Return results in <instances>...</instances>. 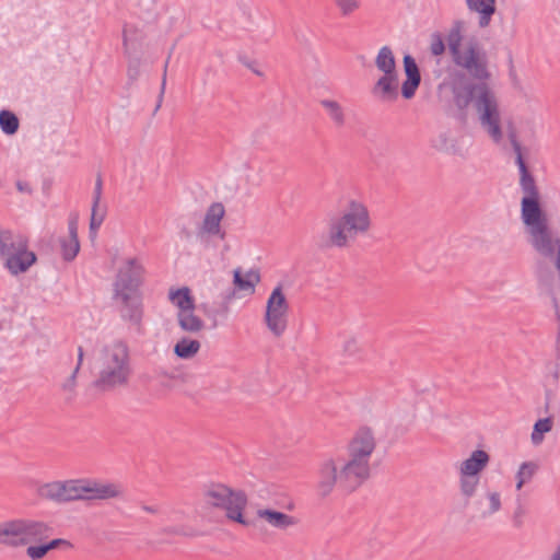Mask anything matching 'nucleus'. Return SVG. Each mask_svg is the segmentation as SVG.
<instances>
[{
    "label": "nucleus",
    "instance_id": "nucleus-23",
    "mask_svg": "<svg viewBox=\"0 0 560 560\" xmlns=\"http://www.w3.org/2000/svg\"><path fill=\"white\" fill-rule=\"evenodd\" d=\"M168 299L178 307V312L194 311L196 307L195 300L188 287L170 290Z\"/></svg>",
    "mask_w": 560,
    "mask_h": 560
},
{
    "label": "nucleus",
    "instance_id": "nucleus-24",
    "mask_svg": "<svg viewBox=\"0 0 560 560\" xmlns=\"http://www.w3.org/2000/svg\"><path fill=\"white\" fill-rule=\"evenodd\" d=\"M319 104L325 108L327 116L337 129L346 125L347 116L340 103L334 100H322Z\"/></svg>",
    "mask_w": 560,
    "mask_h": 560
},
{
    "label": "nucleus",
    "instance_id": "nucleus-21",
    "mask_svg": "<svg viewBox=\"0 0 560 560\" xmlns=\"http://www.w3.org/2000/svg\"><path fill=\"white\" fill-rule=\"evenodd\" d=\"M469 10L479 13V26L487 27L495 12V0H466Z\"/></svg>",
    "mask_w": 560,
    "mask_h": 560
},
{
    "label": "nucleus",
    "instance_id": "nucleus-28",
    "mask_svg": "<svg viewBox=\"0 0 560 560\" xmlns=\"http://www.w3.org/2000/svg\"><path fill=\"white\" fill-rule=\"evenodd\" d=\"M84 359V351L83 348L80 346L78 347V362L72 371V373L67 377V380L61 384V389L67 394L66 400L72 401V399L75 396V387H77V376L78 373L82 366Z\"/></svg>",
    "mask_w": 560,
    "mask_h": 560
},
{
    "label": "nucleus",
    "instance_id": "nucleus-60",
    "mask_svg": "<svg viewBox=\"0 0 560 560\" xmlns=\"http://www.w3.org/2000/svg\"><path fill=\"white\" fill-rule=\"evenodd\" d=\"M2 326H3V323H2V322H0V330L2 329Z\"/></svg>",
    "mask_w": 560,
    "mask_h": 560
},
{
    "label": "nucleus",
    "instance_id": "nucleus-51",
    "mask_svg": "<svg viewBox=\"0 0 560 560\" xmlns=\"http://www.w3.org/2000/svg\"><path fill=\"white\" fill-rule=\"evenodd\" d=\"M523 509L520 506L514 513V524L516 527L522 526Z\"/></svg>",
    "mask_w": 560,
    "mask_h": 560
},
{
    "label": "nucleus",
    "instance_id": "nucleus-31",
    "mask_svg": "<svg viewBox=\"0 0 560 560\" xmlns=\"http://www.w3.org/2000/svg\"><path fill=\"white\" fill-rule=\"evenodd\" d=\"M106 215V208L102 206L92 205L91 220H90V236L93 238L96 236L97 230L102 225Z\"/></svg>",
    "mask_w": 560,
    "mask_h": 560
},
{
    "label": "nucleus",
    "instance_id": "nucleus-56",
    "mask_svg": "<svg viewBox=\"0 0 560 560\" xmlns=\"http://www.w3.org/2000/svg\"><path fill=\"white\" fill-rule=\"evenodd\" d=\"M550 560H560V545L557 547L556 551L551 556Z\"/></svg>",
    "mask_w": 560,
    "mask_h": 560
},
{
    "label": "nucleus",
    "instance_id": "nucleus-59",
    "mask_svg": "<svg viewBox=\"0 0 560 560\" xmlns=\"http://www.w3.org/2000/svg\"><path fill=\"white\" fill-rule=\"evenodd\" d=\"M550 407V401H545V411L548 412Z\"/></svg>",
    "mask_w": 560,
    "mask_h": 560
},
{
    "label": "nucleus",
    "instance_id": "nucleus-4",
    "mask_svg": "<svg viewBox=\"0 0 560 560\" xmlns=\"http://www.w3.org/2000/svg\"><path fill=\"white\" fill-rule=\"evenodd\" d=\"M370 226L371 220L368 208L360 201L350 200L339 218L329 220L327 238L319 243V247H346L349 237L366 233Z\"/></svg>",
    "mask_w": 560,
    "mask_h": 560
},
{
    "label": "nucleus",
    "instance_id": "nucleus-54",
    "mask_svg": "<svg viewBox=\"0 0 560 560\" xmlns=\"http://www.w3.org/2000/svg\"><path fill=\"white\" fill-rule=\"evenodd\" d=\"M141 509L148 513H152V514L158 513V509L152 505H142Z\"/></svg>",
    "mask_w": 560,
    "mask_h": 560
},
{
    "label": "nucleus",
    "instance_id": "nucleus-48",
    "mask_svg": "<svg viewBox=\"0 0 560 560\" xmlns=\"http://www.w3.org/2000/svg\"><path fill=\"white\" fill-rule=\"evenodd\" d=\"M161 533L165 535H187L183 528L176 526L164 527L161 529Z\"/></svg>",
    "mask_w": 560,
    "mask_h": 560
},
{
    "label": "nucleus",
    "instance_id": "nucleus-34",
    "mask_svg": "<svg viewBox=\"0 0 560 560\" xmlns=\"http://www.w3.org/2000/svg\"><path fill=\"white\" fill-rule=\"evenodd\" d=\"M478 482H479V477L478 476L460 475V490H462V493L465 497H467V498L472 497L475 491H476Z\"/></svg>",
    "mask_w": 560,
    "mask_h": 560
},
{
    "label": "nucleus",
    "instance_id": "nucleus-27",
    "mask_svg": "<svg viewBox=\"0 0 560 560\" xmlns=\"http://www.w3.org/2000/svg\"><path fill=\"white\" fill-rule=\"evenodd\" d=\"M178 326L182 330L190 334H196L203 329V320L194 314V311H185L177 313Z\"/></svg>",
    "mask_w": 560,
    "mask_h": 560
},
{
    "label": "nucleus",
    "instance_id": "nucleus-57",
    "mask_svg": "<svg viewBox=\"0 0 560 560\" xmlns=\"http://www.w3.org/2000/svg\"><path fill=\"white\" fill-rule=\"evenodd\" d=\"M234 295H235L234 290H232V291L228 292V293L224 295V298H223V299H224V302H229V301H231V300L234 298Z\"/></svg>",
    "mask_w": 560,
    "mask_h": 560
},
{
    "label": "nucleus",
    "instance_id": "nucleus-15",
    "mask_svg": "<svg viewBox=\"0 0 560 560\" xmlns=\"http://www.w3.org/2000/svg\"><path fill=\"white\" fill-rule=\"evenodd\" d=\"M489 460L490 456L486 451L476 450L460 464V475L478 476L486 468Z\"/></svg>",
    "mask_w": 560,
    "mask_h": 560
},
{
    "label": "nucleus",
    "instance_id": "nucleus-18",
    "mask_svg": "<svg viewBox=\"0 0 560 560\" xmlns=\"http://www.w3.org/2000/svg\"><path fill=\"white\" fill-rule=\"evenodd\" d=\"M256 514L277 529H287L296 524V520L293 516L272 509H258Z\"/></svg>",
    "mask_w": 560,
    "mask_h": 560
},
{
    "label": "nucleus",
    "instance_id": "nucleus-29",
    "mask_svg": "<svg viewBox=\"0 0 560 560\" xmlns=\"http://www.w3.org/2000/svg\"><path fill=\"white\" fill-rule=\"evenodd\" d=\"M20 127V120L18 116L9 110V109H1L0 110V129L3 133L8 136L15 135Z\"/></svg>",
    "mask_w": 560,
    "mask_h": 560
},
{
    "label": "nucleus",
    "instance_id": "nucleus-32",
    "mask_svg": "<svg viewBox=\"0 0 560 560\" xmlns=\"http://www.w3.org/2000/svg\"><path fill=\"white\" fill-rule=\"evenodd\" d=\"M59 243L63 260L72 261L80 252V242L68 241L66 237H60Z\"/></svg>",
    "mask_w": 560,
    "mask_h": 560
},
{
    "label": "nucleus",
    "instance_id": "nucleus-36",
    "mask_svg": "<svg viewBox=\"0 0 560 560\" xmlns=\"http://www.w3.org/2000/svg\"><path fill=\"white\" fill-rule=\"evenodd\" d=\"M430 51L433 56H440L445 51L444 39L438 32L431 34Z\"/></svg>",
    "mask_w": 560,
    "mask_h": 560
},
{
    "label": "nucleus",
    "instance_id": "nucleus-2",
    "mask_svg": "<svg viewBox=\"0 0 560 560\" xmlns=\"http://www.w3.org/2000/svg\"><path fill=\"white\" fill-rule=\"evenodd\" d=\"M97 376L92 386L102 393H112L128 386L132 366L128 345L115 340L105 345L96 358Z\"/></svg>",
    "mask_w": 560,
    "mask_h": 560
},
{
    "label": "nucleus",
    "instance_id": "nucleus-35",
    "mask_svg": "<svg viewBox=\"0 0 560 560\" xmlns=\"http://www.w3.org/2000/svg\"><path fill=\"white\" fill-rule=\"evenodd\" d=\"M421 83V79H406L401 85V95L406 100H410L415 96Z\"/></svg>",
    "mask_w": 560,
    "mask_h": 560
},
{
    "label": "nucleus",
    "instance_id": "nucleus-14",
    "mask_svg": "<svg viewBox=\"0 0 560 560\" xmlns=\"http://www.w3.org/2000/svg\"><path fill=\"white\" fill-rule=\"evenodd\" d=\"M338 468L332 459L325 460L318 470L317 493L326 498L331 493L336 485L339 486Z\"/></svg>",
    "mask_w": 560,
    "mask_h": 560
},
{
    "label": "nucleus",
    "instance_id": "nucleus-5",
    "mask_svg": "<svg viewBox=\"0 0 560 560\" xmlns=\"http://www.w3.org/2000/svg\"><path fill=\"white\" fill-rule=\"evenodd\" d=\"M52 533L45 522L30 518H16L0 523V545L19 548L30 542H42Z\"/></svg>",
    "mask_w": 560,
    "mask_h": 560
},
{
    "label": "nucleus",
    "instance_id": "nucleus-47",
    "mask_svg": "<svg viewBox=\"0 0 560 560\" xmlns=\"http://www.w3.org/2000/svg\"><path fill=\"white\" fill-rule=\"evenodd\" d=\"M166 70H167V61L165 62V66H164V73H163L161 90H160L158 103H156L153 114H155L159 110V108L161 107L162 101H163V95H164L165 85H166Z\"/></svg>",
    "mask_w": 560,
    "mask_h": 560
},
{
    "label": "nucleus",
    "instance_id": "nucleus-40",
    "mask_svg": "<svg viewBox=\"0 0 560 560\" xmlns=\"http://www.w3.org/2000/svg\"><path fill=\"white\" fill-rule=\"evenodd\" d=\"M533 429L542 434L550 432L552 429V418L546 417V418L538 419L535 422Z\"/></svg>",
    "mask_w": 560,
    "mask_h": 560
},
{
    "label": "nucleus",
    "instance_id": "nucleus-10",
    "mask_svg": "<svg viewBox=\"0 0 560 560\" xmlns=\"http://www.w3.org/2000/svg\"><path fill=\"white\" fill-rule=\"evenodd\" d=\"M370 477V463L350 457L339 471V488L352 492Z\"/></svg>",
    "mask_w": 560,
    "mask_h": 560
},
{
    "label": "nucleus",
    "instance_id": "nucleus-13",
    "mask_svg": "<svg viewBox=\"0 0 560 560\" xmlns=\"http://www.w3.org/2000/svg\"><path fill=\"white\" fill-rule=\"evenodd\" d=\"M4 260V267L13 276L26 272L37 260L34 252L28 250V244L9 255Z\"/></svg>",
    "mask_w": 560,
    "mask_h": 560
},
{
    "label": "nucleus",
    "instance_id": "nucleus-42",
    "mask_svg": "<svg viewBox=\"0 0 560 560\" xmlns=\"http://www.w3.org/2000/svg\"><path fill=\"white\" fill-rule=\"evenodd\" d=\"M359 351V345L355 338H349L345 341L342 352L347 357H353Z\"/></svg>",
    "mask_w": 560,
    "mask_h": 560
},
{
    "label": "nucleus",
    "instance_id": "nucleus-45",
    "mask_svg": "<svg viewBox=\"0 0 560 560\" xmlns=\"http://www.w3.org/2000/svg\"><path fill=\"white\" fill-rule=\"evenodd\" d=\"M46 545V548H47V551H51V550H55V549H58L62 546H66V547H71V544L70 541L66 540V539H62V538H55V539H51L47 542H45Z\"/></svg>",
    "mask_w": 560,
    "mask_h": 560
},
{
    "label": "nucleus",
    "instance_id": "nucleus-37",
    "mask_svg": "<svg viewBox=\"0 0 560 560\" xmlns=\"http://www.w3.org/2000/svg\"><path fill=\"white\" fill-rule=\"evenodd\" d=\"M48 551L46 548L45 542L37 544V545H31L26 548V556L31 560H42L47 556Z\"/></svg>",
    "mask_w": 560,
    "mask_h": 560
},
{
    "label": "nucleus",
    "instance_id": "nucleus-39",
    "mask_svg": "<svg viewBox=\"0 0 560 560\" xmlns=\"http://www.w3.org/2000/svg\"><path fill=\"white\" fill-rule=\"evenodd\" d=\"M128 81L132 84L140 75V60L138 58L131 59L128 65Z\"/></svg>",
    "mask_w": 560,
    "mask_h": 560
},
{
    "label": "nucleus",
    "instance_id": "nucleus-58",
    "mask_svg": "<svg viewBox=\"0 0 560 560\" xmlns=\"http://www.w3.org/2000/svg\"><path fill=\"white\" fill-rule=\"evenodd\" d=\"M545 394H546V401H550V399H551V390L547 389Z\"/></svg>",
    "mask_w": 560,
    "mask_h": 560
},
{
    "label": "nucleus",
    "instance_id": "nucleus-38",
    "mask_svg": "<svg viewBox=\"0 0 560 560\" xmlns=\"http://www.w3.org/2000/svg\"><path fill=\"white\" fill-rule=\"evenodd\" d=\"M343 15H349L359 8L358 0H334Z\"/></svg>",
    "mask_w": 560,
    "mask_h": 560
},
{
    "label": "nucleus",
    "instance_id": "nucleus-41",
    "mask_svg": "<svg viewBox=\"0 0 560 560\" xmlns=\"http://www.w3.org/2000/svg\"><path fill=\"white\" fill-rule=\"evenodd\" d=\"M102 191H103V179L102 175L98 173L95 179V186L93 190V202L94 207L101 206V198H102Z\"/></svg>",
    "mask_w": 560,
    "mask_h": 560
},
{
    "label": "nucleus",
    "instance_id": "nucleus-9",
    "mask_svg": "<svg viewBox=\"0 0 560 560\" xmlns=\"http://www.w3.org/2000/svg\"><path fill=\"white\" fill-rule=\"evenodd\" d=\"M37 493L42 499L58 504L79 501V479L44 483L38 487Z\"/></svg>",
    "mask_w": 560,
    "mask_h": 560
},
{
    "label": "nucleus",
    "instance_id": "nucleus-25",
    "mask_svg": "<svg viewBox=\"0 0 560 560\" xmlns=\"http://www.w3.org/2000/svg\"><path fill=\"white\" fill-rule=\"evenodd\" d=\"M200 342L197 339L187 337L180 338L174 346V354L182 360L194 358L200 350Z\"/></svg>",
    "mask_w": 560,
    "mask_h": 560
},
{
    "label": "nucleus",
    "instance_id": "nucleus-44",
    "mask_svg": "<svg viewBox=\"0 0 560 560\" xmlns=\"http://www.w3.org/2000/svg\"><path fill=\"white\" fill-rule=\"evenodd\" d=\"M68 231L69 235L66 237L68 241H79L78 237V218L77 215H71L68 222Z\"/></svg>",
    "mask_w": 560,
    "mask_h": 560
},
{
    "label": "nucleus",
    "instance_id": "nucleus-46",
    "mask_svg": "<svg viewBox=\"0 0 560 560\" xmlns=\"http://www.w3.org/2000/svg\"><path fill=\"white\" fill-rule=\"evenodd\" d=\"M488 497L490 501L489 514H493L501 508L500 494L498 492H491Z\"/></svg>",
    "mask_w": 560,
    "mask_h": 560
},
{
    "label": "nucleus",
    "instance_id": "nucleus-3",
    "mask_svg": "<svg viewBox=\"0 0 560 560\" xmlns=\"http://www.w3.org/2000/svg\"><path fill=\"white\" fill-rule=\"evenodd\" d=\"M144 268L137 258H129L117 271L113 283V300L119 305L124 320L140 325L142 319V284Z\"/></svg>",
    "mask_w": 560,
    "mask_h": 560
},
{
    "label": "nucleus",
    "instance_id": "nucleus-33",
    "mask_svg": "<svg viewBox=\"0 0 560 560\" xmlns=\"http://www.w3.org/2000/svg\"><path fill=\"white\" fill-rule=\"evenodd\" d=\"M402 66H404L406 79H415V80L421 79L419 66H418L416 59L411 55L406 54L404 56Z\"/></svg>",
    "mask_w": 560,
    "mask_h": 560
},
{
    "label": "nucleus",
    "instance_id": "nucleus-7",
    "mask_svg": "<svg viewBox=\"0 0 560 560\" xmlns=\"http://www.w3.org/2000/svg\"><path fill=\"white\" fill-rule=\"evenodd\" d=\"M289 303L281 285H277L267 300L265 323L276 337H280L288 326Z\"/></svg>",
    "mask_w": 560,
    "mask_h": 560
},
{
    "label": "nucleus",
    "instance_id": "nucleus-50",
    "mask_svg": "<svg viewBox=\"0 0 560 560\" xmlns=\"http://www.w3.org/2000/svg\"><path fill=\"white\" fill-rule=\"evenodd\" d=\"M544 435H545V434L539 433V432H537V431H535V430L533 429V432H532V435H530L532 443H533L534 445H539V444H541V443H542V441H544Z\"/></svg>",
    "mask_w": 560,
    "mask_h": 560
},
{
    "label": "nucleus",
    "instance_id": "nucleus-17",
    "mask_svg": "<svg viewBox=\"0 0 560 560\" xmlns=\"http://www.w3.org/2000/svg\"><path fill=\"white\" fill-rule=\"evenodd\" d=\"M27 244V240L11 230L0 229V258L4 259Z\"/></svg>",
    "mask_w": 560,
    "mask_h": 560
},
{
    "label": "nucleus",
    "instance_id": "nucleus-43",
    "mask_svg": "<svg viewBox=\"0 0 560 560\" xmlns=\"http://www.w3.org/2000/svg\"><path fill=\"white\" fill-rule=\"evenodd\" d=\"M238 60L242 65H244L246 68H248L250 71H253L255 74L261 77L262 72L258 68V62L256 60H252L245 55H240Z\"/></svg>",
    "mask_w": 560,
    "mask_h": 560
},
{
    "label": "nucleus",
    "instance_id": "nucleus-49",
    "mask_svg": "<svg viewBox=\"0 0 560 560\" xmlns=\"http://www.w3.org/2000/svg\"><path fill=\"white\" fill-rule=\"evenodd\" d=\"M15 186H16V189L22 194H27V195L33 194V188L31 187V185L27 182L18 180L15 183Z\"/></svg>",
    "mask_w": 560,
    "mask_h": 560
},
{
    "label": "nucleus",
    "instance_id": "nucleus-53",
    "mask_svg": "<svg viewBox=\"0 0 560 560\" xmlns=\"http://www.w3.org/2000/svg\"><path fill=\"white\" fill-rule=\"evenodd\" d=\"M509 63H510V75L512 78H515V71H514V66H513V58H512V54L510 52L509 54Z\"/></svg>",
    "mask_w": 560,
    "mask_h": 560
},
{
    "label": "nucleus",
    "instance_id": "nucleus-30",
    "mask_svg": "<svg viewBox=\"0 0 560 560\" xmlns=\"http://www.w3.org/2000/svg\"><path fill=\"white\" fill-rule=\"evenodd\" d=\"M537 470V465L533 462H524L516 474V489L521 490L522 487L528 482Z\"/></svg>",
    "mask_w": 560,
    "mask_h": 560
},
{
    "label": "nucleus",
    "instance_id": "nucleus-26",
    "mask_svg": "<svg viewBox=\"0 0 560 560\" xmlns=\"http://www.w3.org/2000/svg\"><path fill=\"white\" fill-rule=\"evenodd\" d=\"M462 30H463V22L455 21L453 23L451 30L448 31V34L446 37L448 50H450L453 61L464 52V50L460 49V44L463 40Z\"/></svg>",
    "mask_w": 560,
    "mask_h": 560
},
{
    "label": "nucleus",
    "instance_id": "nucleus-6",
    "mask_svg": "<svg viewBox=\"0 0 560 560\" xmlns=\"http://www.w3.org/2000/svg\"><path fill=\"white\" fill-rule=\"evenodd\" d=\"M203 497L208 505L223 510L228 520L243 526L254 524L243 514L247 505V495L243 490H233L223 483H214L205 491Z\"/></svg>",
    "mask_w": 560,
    "mask_h": 560
},
{
    "label": "nucleus",
    "instance_id": "nucleus-1",
    "mask_svg": "<svg viewBox=\"0 0 560 560\" xmlns=\"http://www.w3.org/2000/svg\"><path fill=\"white\" fill-rule=\"evenodd\" d=\"M457 67L465 69L477 82L467 81L452 88L453 103L457 108L456 118L460 122L467 120V108L472 105L481 127L491 139L499 143L502 140L499 103L493 90L487 83L491 73L488 70L486 52L477 42H469L464 52L454 60Z\"/></svg>",
    "mask_w": 560,
    "mask_h": 560
},
{
    "label": "nucleus",
    "instance_id": "nucleus-55",
    "mask_svg": "<svg viewBox=\"0 0 560 560\" xmlns=\"http://www.w3.org/2000/svg\"><path fill=\"white\" fill-rule=\"evenodd\" d=\"M439 139H440V142H441V145L439 147V149H442L444 144H446V141H447V135L446 133H441L439 136ZM438 148V145H435Z\"/></svg>",
    "mask_w": 560,
    "mask_h": 560
},
{
    "label": "nucleus",
    "instance_id": "nucleus-11",
    "mask_svg": "<svg viewBox=\"0 0 560 560\" xmlns=\"http://www.w3.org/2000/svg\"><path fill=\"white\" fill-rule=\"evenodd\" d=\"M349 456L370 463L375 448V440L369 428H361L349 443Z\"/></svg>",
    "mask_w": 560,
    "mask_h": 560
},
{
    "label": "nucleus",
    "instance_id": "nucleus-22",
    "mask_svg": "<svg viewBox=\"0 0 560 560\" xmlns=\"http://www.w3.org/2000/svg\"><path fill=\"white\" fill-rule=\"evenodd\" d=\"M375 66L383 74H398L396 59L389 46H383L378 50Z\"/></svg>",
    "mask_w": 560,
    "mask_h": 560
},
{
    "label": "nucleus",
    "instance_id": "nucleus-52",
    "mask_svg": "<svg viewBox=\"0 0 560 560\" xmlns=\"http://www.w3.org/2000/svg\"><path fill=\"white\" fill-rule=\"evenodd\" d=\"M128 33H129V30L127 26H125V28L122 31V44H124L126 51H128V43H129Z\"/></svg>",
    "mask_w": 560,
    "mask_h": 560
},
{
    "label": "nucleus",
    "instance_id": "nucleus-20",
    "mask_svg": "<svg viewBox=\"0 0 560 560\" xmlns=\"http://www.w3.org/2000/svg\"><path fill=\"white\" fill-rule=\"evenodd\" d=\"M260 282V275L257 270H248L245 275L241 268H236L233 271V284L238 291L248 292L253 294L255 287Z\"/></svg>",
    "mask_w": 560,
    "mask_h": 560
},
{
    "label": "nucleus",
    "instance_id": "nucleus-19",
    "mask_svg": "<svg viewBox=\"0 0 560 560\" xmlns=\"http://www.w3.org/2000/svg\"><path fill=\"white\" fill-rule=\"evenodd\" d=\"M536 277L538 280L539 285L547 292L548 295H550L552 305L558 313V300L556 298V294L553 292V283L556 280L555 271L548 267L545 262H538L537 270H536Z\"/></svg>",
    "mask_w": 560,
    "mask_h": 560
},
{
    "label": "nucleus",
    "instance_id": "nucleus-12",
    "mask_svg": "<svg viewBox=\"0 0 560 560\" xmlns=\"http://www.w3.org/2000/svg\"><path fill=\"white\" fill-rule=\"evenodd\" d=\"M371 94L382 103L395 102L399 96V74H383L372 86Z\"/></svg>",
    "mask_w": 560,
    "mask_h": 560
},
{
    "label": "nucleus",
    "instance_id": "nucleus-16",
    "mask_svg": "<svg viewBox=\"0 0 560 560\" xmlns=\"http://www.w3.org/2000/svg\"><path fill=\"white\" fill-rule=\"evenodd\" d=\"M224 213L225 210L223 205L221 202H213L206 212L201 231L210 235L220 234V223Z\"/></svg>",
    "mask_w": 560,
    "mask_h": 560
},
{
    "label": "nucleus",
    "instance_id": "nucleus-8",
    "mask_svg": "<svg viewBox=\"0 0 560 560\" xmlns=\"http://www.w3.org/2000/svg\"><path fill=\"white\" fill-rule=\"evenodd\" d=\"M122 487L97 479H79V501L109 500L121 497Z\"/></svg>",
    "mask_w": 560,
    "mask_h": 560
}]
</instances>
